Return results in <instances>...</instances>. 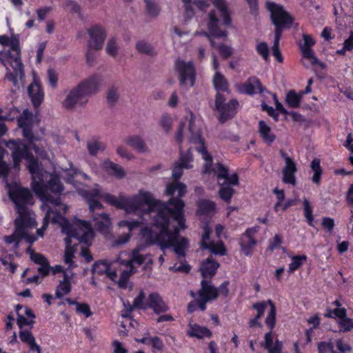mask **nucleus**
<instances>
[{
  "instance_id": "obj_1",
  "label": "nucleus",
  "mask_w": 353,
  "mask_h": 353,
  "mask_svg": "<svg viewBox=\"0 0 353 353\" xmlns=\"http://www.w3.org/2000/svg\"><path fill=\"white\" fill-rule=\"evenodd\" d=\"M6 146L12 152L14 168L19 171L21 160L25 159L28 161L27 168L32 175V188L34 193L43 202L42 209L46 212L41 228L37 230L35 236L32 230L37 227L36 220L21 219L19 231L15 219V230L12 235L4 237L6 243L8 245L14 244L18 246L19 241L24 239L28 243H32L37 239V236L42 237L46 230L49 221L59 224L62 232L67 235L65 239L66 248L64 261L69 266H72L73 254L79 248L81 254L88 260V223L75 219L73 224H70L62 215L68 210V207L63 204L59 197L52 199L49 192L61 194L63 191L58 175L56 173H49L43 171L41 165L31 154L29 148L20 140H12L6 143Z\"/></svg>"
},
{
  "instance_id": "obj_2",
  "label": "nucleus",
  "mask_w": 353,
  "mask_h": 353,
  "mask_svg": "<svg viewBox=\"0 0 353 353\" xmlns=\"http://www.w3.org/2000/svg\"><path fill=\"white\" fill-rule=\"evenodd\" d=\"M175 210L167 207L165 202L155 199L154 194L145 189H140L131 196L126 197V214H136L143 220L148 216L152 227L141 228L140 236L148 244H156L162 250L173 248L179 256H184L189 248L186 238L179 235L185 228L183 214V204L172 199Z\"/></svg>"
},
{
  "instance_id": "obj_3",
  "label": "nucleus",
  "mask_w": 353,
  "mask_h": 353,
  "mask_svg": "<svg viewBox=\"0 0 353 353\" xmlns=\"http://www.w3.org/2000/svg\"><path fill=\"white\" fill-rule=\"evenodd\" d=\"M175 140L180 150L186 141L195 145L196 150L201 154L205 161L203 173L216 176L220 185L219 196L222 200L229 203L234 194V187L239 184V176L236 172L230 173L228 169L221 163L212 164V157L203 145L199 121L196 120L192 112H187L181 119L175 134Z\"/></svg>"
},
{
  "instance_id": "obj_4",
  "label": "nucleus",
  "mask_w": 353,
  "mask_h": 353,
  "mask_svg": "<svg viewBox=\"0 0 353 353\" xmlns=\"http://www.w3.org/2000/svg\"><path fill=\"white\" fill-rule=\"evenodd\" d=\"M184 8V15L185 18L190 19L196 14V10L201 12H205L209 8L211 4L217 10H211L208 14L207 19L201 25L205 26L209 30V34L204 32L210 41L213 48H216L223 58H228L233 54L234 49L228 45L216 44V39H225L228 36V32L221 30L219 28V17L223 21L225 25L230 23V12L228 4L225 0H182Z\"/></svg>"
},
{
  "instance_id": "obj_5",
  "label": "nucleus",
  "mask_w": 353,
  "mask_h": 353,
  "mask_svg": "<svg viewBox=\"0 0 353 353\" xmlns=\"http://www.w3.org/2000/svg\"><path fill=\"white\" fill-rule=\"evenodd\" d=\"M141 247L133 250L131 259L128 261L121 259V256L125 254L121 253L119 258L110 265L103 261L97 262L92 266V272L94 274L105 273L119 288H127L130 276L134 272V265H143L145 269L152 263V256L141 254Z\"/></svg>"
},
{
  "instance_id": "obj_6",
  "label": "nucleus",
  "mask_w": 353,
  "mask_h": 353,
  "mask_svg": "<svg viewBox=\"0 0 353 353\" xmlns=\"http://www.w3.org/2000/svg\"><path fill=\"white\" fill-rule=\"evenodd\" d=\"M6 189L8 196L15 205L18 213L17 218V231H19L21 219L35 220V214L28 208V205L33 204V197L30 190L23 188L17 181L9 183L6 181Z\"/></svg>"
},
{
  "instance_id": "obj_7",
  "label": "nucleus",
  "mask_w": 353,
  "mask_h": 353,
  "mask_svg": "<svg viewBox=\"0 0 353 353\" xmlns=\"http://www.w3.org/2000/svg\"><path fill=\"white\" fill-rule=\"evenodd\" d=\"M266 6L270 12L272 23L275 26L274 41L272 48V54L279 62H282L283 57L279 49V39L282 29L289 28L292 23L293 19L279 4L268 1L266 3Z\"/></svg>"
},
{
  "instance_id": "obj_8",
  "label": "nucleus",
  "mask_w": 353,
  "mask_h": 353,
  "mask_svg": "<svg viewBox=\"0 0 353 353\" xmlns=\"http://www.w3.org/2000/svg\"><path fill=\"white\" fill-rule=\"evenodd\" d=\"M228 282L223 283L219 289L214 288L210 283L203 280L201 289L199 290V296L196 301L191 302L188 305V311L192 312L197 305L203 311L205 310V303L217 297L218 295L227 296L228 294Z\"/></svg>"
},
{
  "instance_id": "obj_9",
  "label": "nucleus",
  "mask_w": 353,
  "mask_h": 353,
  "mask_svg": "<svg viewBox=\"0 0 353 353\" xmlns=\"http://www.w3.org/2000/svg\"><path fill=\"white\" fill-rule=\"evenodd\" d=\"M101 201H105L110 205L125 211L126 197L119 196L116 197L107 192H103L98 185H94L90 190V210L100 209L102 207Z\"/></svg>"
},
{
  "instance_id": "obj_10",
  "label": "nucleus",
  "mask_w": 353,
  "mask_h": 353,
  "mask_svg": "<svg viewBox=\"0 0 353 353\" xmlns=\"http://www.w3.org/2000/svg\"><path fill=\"white\" fill-rule=\"evenodd\" d=\"M88 94V81L84 80L70 90L62 103L63 106L66 109H72L76 105H81L87 102Z\"/></svg>"
},
{
  "instance_id": "obj_11",
  "label": "nucleus",
  "mask_w": 353,
  "mask_h": 353,
  "mask_svg": "<svg viewBox=\"0 0 353 353\" xmlns=\"http://www.w3.org/2000/svg\"><path fill=\"white\" fill-rule=\"evenodd\" d=\"M19 125L23 129V136L29 141L30 147L32 148L37 154L41 159L46 158V152L44 150L40 149L34 143V137L31 133V125L33 123V116L28 110H25L18 120Z\"/></svg>"
},
{
  "instance_id": "obj_12",
  "label": "nucleus",
  "mask_w": 353,
  "mask_h": 353,
  "mask_svg": "<svg viewBox=\"0 0 353 353\" xmlns=\"http://www.w3.org/2000/svg\"><path fill=\"white\" fill-rule=\"evenodd\" d=\"M143 301L144 294L141 292L139 295L134 299L133 305L142 309L152 308L157 314L165 312L168 310V305L157 293H151L148 296L146 303Z\"/></svg>"
},
{
  "instance_id": "obj_13",
  "label": "nucleus",
  "mask_w": 353,
  "mask_h": 353,
  "mask_svg": "<svg viewBox=\"0 0 353 353\" xmlns=\"http://www.w3.org/2000/svg\"><path fill=\"white\" fill-rule=\"evenodd\" d=\"M315 44L314 38L307 34H303V41L299 43V48L303 56V63L306 67L318 65L323 68L322 63L316 57L312 47Z\"/></svg>"
},
{
  "instance_id": "obj_14",
  "label": "nucleus",
  "mask_w": 353,
  "mask_h": 353,
  "mask_svg": "<svg viewBox=\"0 0 353 353\" xmlns=\"http://www.w3.org/2000/svg\"><path fill=\"white\" fill-rule=\"evenodd\" d=\"M8 63L12 68V71L7 67L6 77L10 81L12 82L14 86L19 88V83L22 82L24 78L23 64L21 59V56H12L9 54Z\"/></svg>"
},
{
  "instance_id": "obj_15",
  "label": "nucleus",
  "mask_w": 353,
  "mask_h": 353,
  "mask_svg": "<svg viewBox=\"0 0 353 353\" xmlns=\"http://www.w3.org/2000/svg\"><path fill=\"white\" fill-rule=\"evenodd\" d=\"M176 69L179 74L181 85L185 88L192 87L195 81V70L192 62L179 60L176 63Z\"/></svg>"
},
{
  "instance_id": "obj_16",
  "label": "nucleus",
  "mask_w": 353,
  "mask_h": 353,
  "mask_svg": "<svg viewBox=\"0 0 353 353\" xmlns=\"http://www.w3.org/2000/svg\"><path fill=\"white\" fill-rule=\"evenodd\" d=\"M333 309L327 310V316L337 319L341 330L343 332L350 331L353 328V319L346 316V310L341 307L339 300L333 302Z\"/></svg>"
},
{
  "instance_id": "obj_17",
  "label": "nucleus",
  "mask_w": 353,
  "mask_h": 353,
  "mask_svg": "<svg viewBox=\"0 0 353 353\" xmlns=\"http://www.w3.org/2000/svg\"><path fill=\"white\" fill-rule=\"evenodd\" d=\"M225 97L218 93L216 98V108L220 114L219 120L221 122L226 121L230 117L234 115L238 102L233 99L230 102L225 103Z\"/></svg>"
},
{
  "instance_id": "obj_18",
  "label": "nucleus",
  "mask_w": 353,
  "mask_h": 353,
  "mask_svg": "<svg viewBox=\"0 0 353 353\" xmlns=\"http://www.w3.org/2000/svg\"><path fill=\"white\" fill-rule=\"evenodd\" d=\"M186 192V185L183 183L174 181L168 183L165 187V193L166 195L171 196V198L167 203L165 202V205H167V207L170 208L172 210H175L174 205L170 204V201L172 199H174V201H179L182 202L183 204L184 205L183 201L180 198L183 196L185 194Z\"/></svg>"
},
{
  "instance_id": "obj_19",
  "label": "nucleus",
  "mask_w": 353,
  "mask_h": 353,
  "mask_svg": "<svg viewBox=\"0 0 353 353\" xmlns=\"http://www.w3.org/2000/svg\"><path fill=\"white\" fill-rule=\"evenodd\" d=\"M285 165L282 170L283 181L294 185L296 183L295 173L297 170L294 161L284 152L281 153Z\"/></svg>"
},
{
  "instance_id": "obj_20",
  "label": "nucleus",
  "mask_w": 353,
  "mask_h": 353,
  "mask_svg": "<svg viewBox=\"0 0 353 353\" xmlns=\"http://www.w3.org/2000/svg\"><path fill=\"white\" fill-rule=\"evenodd\" d=\"M210 228L208 225L203 227V232L201 237V245L204 249L209 250L211 252L215 254L224 255L225 254V248L223 243L218 241L214 242L210 240L209 234Z\"/></svg>"
},
{
  "instance_id": "obj_21",
  "label": "nucleus",
  "mask_w": 353,
  "mask_h": 353,
  "mask_svg": "<svg viewBox=\"0 0 353 353\" xmlns=\"http://www.w3.org/2000/svg\"><path fill=\"white\" fill-rule=\"evenodd\" d=\"M28 92L34 106H39L43 100L44 93L41 87L39 78L34 72H32V82L28 88Z\"/></svg>"
},
{
  "instance_id": "obj_22",
  "label": "nucleus",
  "mask_w": 353,
  "mask_h": 353,
  "mask_svg": "<svg viewBox=\"0 0 353 353\" xmlns=\"http://www.w3.org/2000/svg\"><path fill=\"white\" fill-rule=\"evenodd\" d=\"M257 232V228H251L248 229L241 237L239 245L244 254L250 256L252 254L253 249L256 244L254 235Z\"/></svg>"
},
{
  "instance_id": "obj_23",
  "label": "nucleus",
  "mask_w": 353,
  "mask_h": 353,
  "mask_svg": "<svg viewBox=\"0 0 353 353\" xmlns=\"http://www.w3.org/2000/svg\"><path fill=\"white\" fill-rule=\"evenodd\" d=\"M106 37L105 30L100 26L94 25L90 28V51L102 48Z\"/></svg>"
},
{
  "instance_id": "obj_24",
  "label": "nucleus",
  "mask_w": 353,
  "mask_h": 353,
  "mask_svg": "<svg viewBox=\"0 0 353 353\" xmlns=\"http://www.w3.org/2000/svg\"><path fill=\"white\" fill-rule=\"evenodd\" d=\"M319 353H348L350 347L341 339H337L335 343L322 342L318 346Z\"/></svg>"
},
{
  "instance_id": "obj_25",
  "label": "nucleus",
  "mask_w": 353,
  "mask_h": 353,
  "mask_svg": "<svg viewBox=\"0 0 353 353\" xmlns=\"http://www.w3.org/2000/svg\"><path fill=\"white\" fill-rule=\"evenodd\" d=\"M111 221L108 214L103 213L99 214L94 217L92 221H90V236L92 234L91 228L105 234L108 233Z\"/></svg>"
},
{
  "instance_id": "obj_26",
  "label": "nucleus",
  "mask_w": 353,
  "mask_h": 353,
  "mask_svg": "<svg viewBox=\"0 0 353 353\" xmlns=\"http://www.w3.org/2000/svg\"><path fill=\"white\" fill-rule=\"evenodd\" d=\"M141 224V222L137 220H123L118 223V226L119 228H126L128 230V232L127 234H123L121 236H119L116 241H115V245H123L126 243H128L131 236L132 234L131 232L134 230L135 228L139 227Z\"/></svg>"
},
{
  "instance_id": "obj_27",
  "label": "nucleus",
  "mask_w": 353,
  "mask_h": 353,
  "mask_svg": "<svg viewBox=\"0 0 353 353\" xmlns=\"http://www.w3.org/2000/svg\"><path fill=\"white\" fill-rule=\"evenodd\" d=\"M192 159L191 155L190 154V151L187 152V154H183L181 152V156L179 161L176 163L173 171H172V176L174 179H179L183 174V169H190L192 168V165L190 164Z\"/></svg>"
},
{
  "instance_id": "obj_28",
  "label": "nucleus",
  "mask_w": 353,
  "mask_h": 353,
  "mask_svg": "<svg viewBox=\"0 0 353 353\" xmlns=\"http://www.w3.org/2000/svg\"><path fill=\"white\" fill-rule=\"evenodd\" d=\"M272 99L274 100L276 109H274L272 107H270L268 105H266L265 103H262L261 108L262 110L265 111L269 116L272 117L274 121L279 120V113L282 114H286L287 112L283 108V105L279 101V100L276 98V96L275 94L273 93H269Z\"/></svg>"
},
{
  "instance_id": "obj_29",
  "label": "nucleus",
  "mask_w": 353,
  "mask_h": 353,
  "mask_svg": "<svg viewBox=\"0 0 353 353\" xmlns=\"http://www.w3.org/2000/svg\"><path fill=\"white\" fill-rule=\"evenodd\" d=\"M258 132L263 141L268 145L272 144L276 139L271 127L264 121H259Z\"/></svg>"
},
{
  "instance_id": "obj_30",
  "label": "nucleus",
  "mask_w": 353,
  "mask_h": 353,
  "mask_svg": "<svg viewBox=\"0 0 353 353\" xmlns=\"http://www.w3.org/2000/svg\"><path fill=\"white\" fill-rule=\"evenodd\" d=\"M30 258L35 263L39 264L40 266L38 268V271L43 276L48 274L50 267L46 259L39 253H35L33 251L28 250Z\"/></svg>"
},
{
  "instance_id": "obj_31",
  "label": "nucleus",
  "mask_w": 353,
  "mask_h": 353,
  "mask_svg": "<svg viewBox=\"0 0 353 353\" xmlns=\"http://www.w3.org/2000/svg\"><path fill=\"white\" fill-rule=\"evenodd\" d=\"M188 334L197 339L209 338L212 335L211 332L207 327L192 323L189 324Z\"/></svg>"
},
{
  "instance_id": "obj_32",
  "label": "nucleus",
  "mask_w": 353,
  "mask_h": 353,
  "mask_svg": "<svg viewBox=\"0 0 353 353\" xmlns=\"http://www.w3.org/2000/svg\"><path fill=\"white\" fill-rule=\"evenodd\" d=\"M219 266V263H216L212 259L208 258L201 265V274L203 277L212 276L215 274Z\"/></svg>"
},
{
  "instance_id": "obj_33",
  "label": "nucleus",
  "mask_w": 353,
  "mask_h": 353,
  "mask_svg": "<svg viewBox=\"0 0 353 353\" xmlns=\"http://www.w3.org/2000/svg\"><path fill=\"white\" fill-rule=\"evenodd\" d=\"M103 168L110 174L117 178H123L125 172L121 166L110 161H106L103 164Z\"/></svg>"
},
{
  "instance_id": "obj_34",
  "label": "nucleus",
  "mask_w": 353,
  "mask_h": 353,
  "mask_svg": "<svg viewBox=\"0 0 353 353\" xmlns=\"http://www.w3.org/2000/svg\"><path fill=\"white\" fill-rule=\"evenodd\" d=\"M265 347L269 353H281L282 343L277 339L274 340L272 332H268L265 336Z\"/></svg>"
},
{
  "instance_id": "obj_35",
  "label": "nucleus",
  "mask_w": 353,
  "mask_h": 353,
  "mask_svg": "<svg viewBox=\"0 0 353 353\" xmlns=\"http://www.w3.org/2000/svg\"><path fill=\"white\" fill-rule=\"evenodd\" d=\"M240 90L246 94H253L261 92V85L256 78L252 77L241 86Z\"/></svg>"
},
{
  "instance_id": "obj_36",
  "label": "nucleus",
  "mask_w": 353,
  "mask_h": 353,
  "mask_svg": "<svg viewBox=\"0 0 353 353\" xmlns=\"http://www.w3.org/2000/svg\"><path fill=\"white\" fill-rule=\"evenodd\" d=\"M215 203L210 200H202L198 203L197 214L199 215H210L215 212Z\"/></svg>"
},
{
  "instance_id": "obj_37",
  "label": "nucleus",
  "mask_w": 353,
  "mask_h": 353,
  "mask_svg": "<svg viewBox=\"0 0 353 353\" xmlns=\"http://www.w3.org/2000/svg\"><path fill=\"white\" fill-rule=\"evenodd\" d=\"M19 337L23 343L29 345L32 353H40L39 347L35 343L34 338L29 331H21Z\"/></svg>"
},
{
  "instance_id": "obj_38",
  "label": "nucleus",
  "mask_w": 353,
  "mask_h": 353,
  "mask_svg": "<svg viewBox=\"0 0 353 353\" xmlns=\"http://www.w3.org/2000/svg\"><path fill=\"white\" fill-rule=\"evenodd\" d=\"M125 142L139 152H143L147 150L144 141L139 136L134 135L128 137L125 139Z\"/></svg>"
},
{
  "instance_id": "obj_39",
  "label": "nucleus",
  "mask_w": 353,
  "mask_h": 353,
  "mask_svg": "<svg viewBox=\"0 0 353 353\" xmlns=\"http://www.w3.org/2000/svg\"><path fill=\"white\" fill-rule=\"evenodd\" d=\"M64 279L61 281L57 286L56 290V296L59 299L62 298L65 295L68 294L71 290V285L69 281V276L67 272H64Z\"/></svg>"
},
{
  "instance_id": "obj_40",
  "label": "nucleus",
  "mask_w": 353,
  "mask_h": 353,
  "mask_svg": "<svg viewBox=\"0 0 353 353\" xmlns=\"http://www.w3.org/2000/svg\"><path fill=\"white\" fill-rule=\"evenodd\" d=\"M291 262L288 265V272L293 273L299 269L307 261V256L305 254L290 256Z\"/></svg>"
},
{
  "instance_id": "obj_41",
  "label": "nucleus",
  "mask_w": 353,
  "mask_h": 353,
  "mask_svg": "<svg viewBox=\"0 0 353 353\" xmlns=\"http://www.w3.org/2000/svg\"><path fill=\"white\" fill-rule=\"evenodd\" d=\"M310 168L313 172L312 181L316 185H319L322 174V169L320 165V160L319 159H313L311 162Z\"/></svg>"
},
{
  "instance_id": "obj_42",
  "label": "nucleus",
  "mask_w": 353,
  "mask_h": 353,
  "mask_svg": "<svg viewBox=\"0 0 353 353\" xmlns=\"http://www.w3.org/2000/svg\"><path fill=\"white\" fill-rule=\"evenodd\" d=\"M213 83L215 89L218 91H226L228 89V82L224 77L216 72L213 78Z\"/></svg>"
},
{
  "instance_id": "obj_43",
  "label": "nucleus",
  "mask_w": 353,
  "mask_h": 353,
  "mask_svg": "<svg viewBox=\"0 0 353 353\" xmlns=\"http://www.w3.org/2000/svg\"><path fill=\"white\" fill-rule=\"evenodd\" d=\"M269 312L265 319V323L270 329H273L275 325L276 307L271 300H268Z\"/></svg>"
},
{
  "instance_id": "obj_44",
  "label": "nucleus",
  "mask_w": 353,
  "mask_h": 353,
  "mask_svg": "<svg viewBox=\"0 0 353 353\" xmlns=\"http://www.w3.org/2000/svg\"><path fill=\"white\" fill-rule=\"evenodd\" d=\"M105 148V144L98 138L93 137L90 141V155H94L101 151H103Z\"/></svg>"
},
{
  "instance_id": "obj_45",
  "label": "nucleus",
  "mask_w": 353,
  "mask_h": 353,
  "mask_svg": "<svg viewBox=\"0 0 353 353\" xmlns=\"http://www.w3.org/2000/svg\"><path fill=\"white\" fill-rule=\"evenodd\" d=\"M173 123L172 117L167 114H163L159 121V125L162 130L165 132L168 133L172 129Z\"/></svg>"
},
{
  "instance_id": "obj_46",
  "label": "nucleus",
  "mask_w": 353,
  "mask_h": 353,
  "mask_svg": "<svg viewBox=\"0 0 353 353\" xmlns=\"http://www.w3.org/2000/svg\"><path fill=\"white\" fill-rule=\"evenodd\" d=\"M302 97V94L296 93L293 90L290 91L286 96V101L288 105L292 108L299 107Z\"/></svg>"
},
{
  "instance_id": "obj_47",
  "label": "nucleus",
  "mask_w": 353,
  "mask_h": 353,
  "mask_svg": "<svg viewBox=\"0 0 353 353\" xmlns=\"http://www.w3.org/2000/svg\"><path fill=\"white\" fill-rule=\"evenodd\" d=\"M148 14L152 17H157L160 12L158 4L153 0H144Z\"/></svg>"
},
{
  "instance_id": "obj_48",
  "label": "nucleus",
  "mask_w": 353,
  "mask_h": 353,
  "mask_svg": "<svg viewBox=\"0 0 353 353\" xmlns=\"http://www.w3.org/2000/svg\"><path fill=\"white\" fill-rule=\"evenodd\" d=\"M303 210L307 222L310 225H312L313 221L312 207L309 201L306 199L303 200Z\"/></svg>"
},
{
  "instance_id": "obj_49",
  "label": "nucleus",
  "mask_w": 353,
  "mask_h": 353,
  "mask_svg": "<svg viewBox=\"0 0 353 353\" xmlns=\"http://www.w3.org/2000/svg\"><path fill=\"white\" fill-rule=\"evenodd\" d=\"M256 52L260 54L264 60L268 61L269 59V48L266 43L260 42L256 45Z\"/></svg>"
},
{
  "instance_id": "obj_50",
  "label": "nucleus",
  "mask_w": 353,
  "mask_h": 353,
  "mask_svg": "<svg viewBox=\"0 0 353 353\" xmlns=\"http://www.w3.org/2000/svg\"><path fill=\"white\" fill-rule=\"evenodd\" d=\"M119 99V92L118 89L114 86L110 87L107 92V101L108 102L113 105Z\"/></svg>"
},
{
  "instance_id": "obj_51",
  "label": "nucleus",
  "mask_w": 353,
  "mask_h": 353,
  "mask_svg": "<svg viewBox=\"0 0 353 353\" xmlns=\"http://www.w3.org/2000/svg\"><path fill=\"white\" fill-rule=\"evenodd\" d=\"M137 49L139 52L147 54H152L154 52L153 48L147 42L139 41L137 44Z\"/></svg>"
},
{
  "instance_id": "obj_52",
  "label": "nucleus",
  "mask_w": 353,
  "mask_h": 353,
  "mask_svg": "<svg viewBox=\"0 0 353 353\" xmlns=\"http://www.w3.org/2000/svg\"><path fill=\"white\" fill-rule=\"evenodd\" d=\"M307 323L312 326V328L307 330L306 331L305 335L307 337V342L311 341L312 340V333L313 328L316 327L319 324V319L317 316H314L307 319Z\"/></svg>"
},
{
  "instance_id": "obj_53",
  "label": "nucleus",
  "mask_w": 353,
  "mask_h": 353,
  "mask_svg": "<svg viewBox=\"0 0 353 353\" xmlns=\"http://www.w3.org/2000/svg\"><path fill=\"white\" fill-rule=\"evenodd\" d=\"M274 192L276 197V202L274 205V210L276 212H279L281 210V206L283 203L284 201V192L282 190H279L278 188L274 189Z\"/></svg>"
},
{
  "instance_id": "obj_54",
  "label": "nucleus",
  "mask_w": 353,
  "mask_h": 353,
  "mask_svg": "<svg viewBox=\"0 0 353 353\" xmlns=\"http://www.w3.org/2000/svg\"><path fill=\"white\" fill-rule=\"evenodd\" d=\"M106 51L111 56H116L118 52V44L115 39H109L106 46Z\"/></svg>"
},
{
  "instance_id": "obj_55",
  "label": "nucleus",
  "mask_w": 353,
  "mask_h": 353,
  "mask_svg": "<svg viewBox=\"0 0 353 353\" xmlns=\"http://www.w3.org/2000/svg\"><path fill=\"white\" fill-rule=\"evenodd\" d=\"M253 308L256 310L258 317H261L263 314L265 310L268 308L269 309V303L268 300L265 301H261L256 303L253 305Z\"/></svg>"
},
{
  "instance_id": "obj_56",
  "label": "nucleus",
  "mask_w": 353,
  "mask_h": 353,
  "mask_svg": "<svg viewBox=\"0 0 353 353\" xmlns=\"http://www.w3.org/2000/svg\"><path fill=\"white\" fill-rule=\"evenodd\" d=\"M102 85V79L101 77H92L90 79V94L97 92Z\"/></svg>"
},
{
  "instance_id": "obj_57",
  "label": "nucleus",
  "mask_w": 353,
  "mask_h": 353,
  "mask_svg": "<svg viewBox=\"0 0 353 353\" xmlns=\"http://www.w3.org/2000/svg\"><path fill=\"white\" fill-rule=\"evenodd\" d=\"M16 310L17 312V324L20 327H23V325H28L32 323V320H30L26 317L19 310L18 308L16 307Z\"/></svg>"
},
{
  "instance_id": "obj_58",
  "label": "nucleus",
  "mask_w": 353,
  "mask_h": 353,
  "mask_svg": "<svg viewBox=\"0 0 353 353\" xmlns=\"http://www.w3.org/2000/svg\"><path fill=\"white\" fill-rule=\"evenodd\" d=\"M8 46H10L11 50L13 52V54H11L12 56H21L19 43V40L17 39H16V38L10 39Z\"/></svg>"
},
{
  "instance_id": "obj_59",
  "label": "nucleus",
  "mask_w": 353,
  "mask_h": 353,
  "mask_svg": "<svg viewBox=\"0 0 353 353\" xmlns=\"http://www.w3.org/2000/svg\"><path fill=\"white\" fill-rule=\"evenodd\" d=\"M48 81L53 88H55L58 81V74L52 68L48 70Z\"/></svg>"
},
{
  "instance_id": "obj_60",
  "label": "nucleus",
  "mask_w": 353,
  "mask_h": 353,
  "mask_svg": "<svg viewBox=\"0 0 353 353\" xmlns=\"http://www.w3.org/2000/svg\"><path fill=\"white\" fill-rule=\"evenodd\" d=\"M150 344L152 345V347L154 350L161 351L163 348V343L159 337H150Z\"/></svg>"
},
{
  "instance_id": "obj_61",
  "label": "nucleus",
  "mask_w": 353,
  "mask_h": 353,
  "mask_svg": "<svg viewBox=\"0 0 353 353\" xmlns=\"http://www.w3.org/2000/svg\"><path fill=\"white\" fill-rule=\"evenodd\" d=\"M76 312L80 314L88 317V306L85 303H77L75 307Z\"/></svg>"
},
{
  "instance_id": "obj_62",
  "label": "nucleus",
  "mask_w": 353,
  "mask_h": 353,
  "mask_svg": "<svg viewBox=\"0 0 353 353\" xmlns=\"http://www.w3.org/2000/svg\"><path fill=\"white\" fill-rule=\"evenodd\" d=\"M117 153L121 157L126 159H131L133 158V155L129 152L125 147L122 145H120L117 148Z\"/></svg>"
},
{
  "instance_id": "obj_63",
  "label": "nucleus",
  "mask_w": 353,
  "mask_h": 353,
  "mask_svg": "<svg viewBox=\"0 0 353 353\" xmlns=\"http://www.w3.org/2000/svg\"><path fill=\"white\" fill-rule=\"evenodd\" d=\"M170 270L175 272H188L190 268L186 263L183 262L180 264L175 263L173 266L170 267Z\"/></svg>"
},
{
  "instance_id": "obj_64",
  "label": "nucleus",
  "mask_w": 353,
  "mask_h": 353,
  "mask_svg": "<svg viewBox=\"0 0 353 353\" xmlns=\"http://www.w3.org/2000/svg\"><path fill=\"white\" fill-rule=\"evenodd\" d=\"M50 7H43L37 10V14L38 16V19L40 21H43L46 19V16L51 11Z\"/></svg>"
}]
</instances>
